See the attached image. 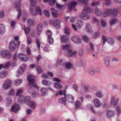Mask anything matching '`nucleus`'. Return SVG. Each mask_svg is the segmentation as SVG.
<instances>
[{"label":"nucleus","instance_id":"nucleus-1","mask_svg":"<svg viewBox=\"0 0 121 121\" xmlns=\"http://www.w3.org/2000/svg\"><path fill=\"white\" fill-rule=\"evenodd\" d=\"M27 80L29 83V87L28 89V91L30 93L33 95L36 93L35 90L33 88V87L38 89L39 87L36 84V82L33 76L31 75H29L27 78Z\"/></svg>","mask_w":121,"mask_h":121},{"label":"nucleus","instance_id":"nucleus-2","mask_svg":"<svg viewBox=\"0 0 121 121\" xmlns=\"http://www.w3.org/2000/svg\"><path fill=\"white\" fill-rule=\"evenodd\" d=\"M117 10L115 9H107L104 11L103 14V16L104 17L111 15L115 17L117 14Z\"/></svg>","mask_w":121,"mask_h":121},{"label":"nucleus","instance_id":"nucleus-3","mask_svg":"<svg viewBox=\"0 0 121 121\" xmlns=\"http://www.w3.org/2000/svg\"><path fill=\"white\" fill-rule=\"evenodd\" d=\"M30 97L29 96H26L24 97L23 96H21L19 97L18 100V102L20 104L24 103L27 104H28L30 101Z\"/></svg>","mask_w":121,"mask_h":121},{"label":"nucleus","instance_id":"nucleus-4","mask_svg":"<svg viewBox=\"0 0 121 121\" xmlns=\"http://www.w3.org/2000/svg\"><path fill=\"white\" fill-rule=\"evenodd\" d=\"M0 55L4 58L8 59L11 57V53L8 51L4 50L1 51L0 52Z\"/></svg>","mask_w":121,"mask_h":121},{"label":"nucleus","instance_id":"nucleus-5","mask_svg":"<svg viewBox=\"0 0 121 121\" xmlns=\"http://www.w3.org/2000/svg\"><path fill=\"white\" fill-rule=\"evenodd\" d=\"M30 1L32 6L30 8V12L33 15L35 16L36 15L35 12V8L34 6L35 5L37 2V0H30Z\"/></svg>","mask_w":121,"mask_h":121},{"label":"nucleus","instance_id":"nucleus-6","mask_svg":"<svg viewBox=\"0 0 121 121\" xmlns=\"http://www.w3.org/2000/svg\"><path fill=\"white\" fill-rule=\"evenodd\" d=\"M83 21L80 20H78L77 21L76 24V26H75L73 24L72 25L73 28L76 31H77V27H78L79 28H80L82 27L83 25Z\"/></svg>","mask_w":121,"mask_h":121},{"label":"nucleus","instance_id":"nucleus-7","mask_svg":"<svg viewBox=\"0 0 121 121\" xmlns=\"http://www.w3.org/2000/svg\"><path fill=\"white\" fill-rule=\"evenodd\" d=\"M21 0H19L18 2L15 4L16 6L15 8L16 9V10L18 12L17 17V19L20 18L21 14V10L20 9V2Z\"/></svg>","mask_w":121,"mask_h":121},{"label":"nucleus","instance_id":"nucleus-8","mask_svg":"<svg viewBox=\"0 0 121 121\" xmlns=\"http://www.w3.org/2000/svg\"><path fill=\"white\" fill-rule=\"evenodd\" d=\"M47 32L48 35V42L50 44H52L54 42V39L52 37V32L50 30H47Z\"/></svg>","mask_w":121,"mask_h":121},{"label":"nucleus","instance_id":"nucleus-9","mask_svg":"<svg viewBox=\"0 0 121 121\" xmlns=\"http://www.w3.org/2000/svg\"><path fill=\"white\" fill-rule=\"evenodd\" d=\"M77 53V51H74L73 52L70 49H68L67 51L65 52V53L66 55L68 57H72L75 56Z\"/></svg>","mask_w":121,"mask_h":121},{"label":"nucleus","instance_id":"nucleus-10","mask_svg":"<svg viewBox=\"0 0 121 121\" xmlns=\"http://www.w3.org/2000/svg\"><path fill=\"white\" fill-rule=\"evenodd\" d=\"M66 100L70 103H73L74 101V97L71 95L68 94L65 95Z\"/></svg>","mask_w":121,"mask_h":121},{"label":"nucleus","instance_id":"nucleus-11","mask_svg":"<svg viewBox=\"0 0 121 121\" xmlns=\"http://www.w3.org/2000/svg\"><path fill=\"white\" fill-rule=\"evenodd\" d=\"M26 67V65L24 64L21 65L20 69L17 71V75L18 76H19L22 74V72L25 70Z\"/></svg>","mask_w":121,"mask_h":121},{"label":"nucleus","instance_id":"nucleus-12","mask_svg":"<svg viewBox=\"0 0 121 121\" xmlns=\"http://www.w3.org/2000/svg\"><path fill=\"white\" fill-rule=\"evenodd\" d=\"M61 21L59 19L55 20L53 22V25L54 27L57 29H59L60 27V24Z\"/></svg>","mask_w":121,"mask_h":121},{"label":"nucleus","instance_id":"nucleus-13","mask_svg":"<svg viewBox=\"0 0 121 121\" xmlns=\"http://www.w3.org/2000/svg\"><path fill=\"white\" fill-rule=\"evenodd\" d=\"M16 47L15 43L13 41H12L10 43L9 48V49L12 51H15Z\"/></svg>","mask_w":121,"mask_h":121},{"label":"nucleus","instance_id":"nucleus-14","mask_svg":"<svg viewBox=\"0 0 121 121\" xmlns=\"http://www.w3.org/2000/svg\"><path fill=\"white\" fill-rule=\"evenodd\" d=\"M76 65L78 67H81V66L84 67L86 65V63L84 60H77Z\"/></svg>","mask_w":121,"mask_h":121},{"label":"nucleus","instance_id":"nucleus-15","mask_svg":"<svg viewBox=\"0 0 121 121\" xmlns=\"http://www.w3.org/2000/svg\"><path fill=\"white\" fill-rule=\"evenodd\" d=\"M77 2L73 1L69 3L68 4V8L69 10H71L72 8H74L77 4Z\"/></svg>","mask_w":121,"mask_h":121},{"label":"nucleus","instance_id":"nucleus-16","mask_svg":"<svg viewBox=\"0 0 121 121\" xmlns=\"http://www.w3.org/2000/svg\"><path fill=\"white\" fill-rule=\"evenodd\" d=\"M11 84V81L9 80H6L5 81L3 85V87L5 89H7L10 86Z\"/></svg>","mask_w":121,"mask_h":121},{"label":"nucleus","instance_id":"nucleus-17","mask_svg":"<svg viewBox=\"0 0 121 121\" xmlns=\"http://www.w3.org/2000/svg\"><path fill=\"white\" fill-rule=\"evenodd\" d=\"M20 106L19 104H16L12 106L11 110L14 112H17L20 109Z\"/></svg>","mask_w":121,"mask_h":121},{"label":"nucleus","instance_id":"nucleus-18","mask_svg":"<svg viewBox=\"0 0 121 121\" xmlns=\"http://www.w3.org/2000/svg\"><path fill=\"white\" fill-rule=\"evenodd\" d=\"M118 99H117L115 100V98L113 96L112 97L111 99L110 103L111 104L113 105L114 106L116 105L118 103Z\"/></svg>","mask_w":121,"mask_h":121},{"label":"nucleus","instance_id":"nucleus-19","mask_svg":"<svg viewBox=\"0 0 121 121\" xmlns=\"http://www.w3.org/2000/svg\"><path fill=\"white\" fill-rule=\"evenodd\" d=\"M114 115L113 111L111 110H108L107 111L106 115L107 117L108 118H110L112 117Z\"/></svg>","mask_w":121,"mask_h":121},{"label":"nucleus","instance_id":"nucleus-20","mask_svg":"<svg viewBox=\"0 0 121 121\" xmlns=\"http://www.w3.org/2000/svg\"><path fill=\"white\" fill-rule=\"evenodd\" d=\"M65 63V60L64 58L58 60L57 61V64L62 66H64Z\"/></svg>","mask_w":121,"mask_h":121},{"label":"nucleus","instance_id":"nucleus-21","mask_svg":"<svg viewBox=\"0 0 121 121\" xmlns=\"http://www.w3.org/2000/svg\"><path fill=\"white\" fill-rule=\"evenodd\" d=\"M93 102L95 106L97 108H99L101 106L100 101L97 99H95L93 100Z\"/></svg>","mask_w":121,"mask_h":121},{"label":"nucleus","instance_id":"nucleus-22","mask_svg":"<svg viewBox=\"0 0 121 121\" xmlns=\"http://www.w3.org/2000/svg\"><path fill=\"white\" fill-rule=\"evenodd\" d=\"M92 11V10L89 7L86 6L84 7V10L82 12L83 13H87Z\"/></svg>","mask_w":121,"mask_h":121},{"label":"nucleus","instance_id":"nucleus-23","mask_svg":"<svg viewBox=\"0 0 121 121\" xmlns=\"http://www.w3.org/2000/svg\"><path fill=\"white\" fill-rule=\"evenodd\" d=\"M86 13L82 14L80 15V18L83 20H87L89 19V16L87 15Z\"/></svg>","mask_w":121,"mask_h":121},{"label":"nucleus","instance_id":"nucleus-24","mask_svg":"<svg viewBox=\"0 0 121 121\" xmlns=\"http://www.w3.org/2000/svg\"><path fill=\"white\" fill-rule=\"evenodd\" d=\"M28 105H29L30 107L33 109L35 108L37 105L36 103L33 101H30Z\"/></svg>","mask_w":121,"mask_h":121},{"label":"nucleus","instance_id":"nucleus-25","mask_svg":"<svg viewBox=\"0 0 121 121\" xmlns=\"http://www.w3.org/2000/svg\"><path fill=\"white\" fill-rule=\"evenodd\" d=\"M6 31L5 26L3 24H1L0 25V33L3 34Z\"/></svg>","mask_w":121,"mask_h":121},{"label":"nucleus","instance_id":"nucleus-26","mask_svg":"<svg viewBox=\"0 0 121 121\" xmlns=\"http://www.w3.org/2000/svg\"><path fill=\"white\" fill-rule=\"evenodd\" d=\"M71 40L75 43H81V39L79 38H77L75 36H73L71 38Z\"/></svg>","mask_w":121,"mask_h":121},{"label":"nucleus","instance_id":"nucleus-27","mask_svg":"<svg viewBox=\"0 0 121 121\" xmlns=\"http://www.w3.org/2000/svg\"><path fill=\"white\" fill-rule=\"evenodd\" d=\"M106 40L108 43L111 45H113L115 42L114 39L111 37L107 38L106 39Z\"/></svg>","mask_w":121,"mask_h":121},{"label":"nucleus","instance_id":"nucleus-28","mask_svg":"<svg viewBox=\"0 0 121 121\" xmlns=\"http://www.w3.org/2000/svg\"><path fill=\"white\" fill-rule=\"evenodd\" d=\"M61 39L62 42L64 43H66L68 41V38L65 35L61 36Z\"/></svg>","mask_w":121,"mask_h":121},{"label":"nucleus","instance_id":"nucleus-29","mask_svg":"<svg viewBox=\"0 0 121 121\" xmlns=\"http://www.w3.org/2000/svg\"><path fill=\"white\" fill-rule=\"evenodd\" d=\"M43 26L42 24H39L38 26L37 29V33L38 35H39L42 29Z\"/></svg>","mask_w":121,"mask_h":121},{"label":"nucleus","instance_id":"nucleus-30","mask_svg":"<svg viewBox=\"0 0 121 121\" xmlns=\"http://www.w3.org/2000/svg\"><path fill=\"white\" fill-rule=\"evenodd\" d=\"M118 20L116 18L112 19H110V23L111 26H112L114 25L117 22Z\"/></svg>","mask_w":121,"mask_h":121},{"label":"nucleus","instance_id":"nucleus-31","mask_svg":"<svg viewBox=\"0 0 121 121\" xmlns=\"http://www.w3.org/2000/svg\"><path fill=\"white\" fill-rule=\"evenodd\" d=\"M22 81V80L21 79H17L15 81L14 84L16 86H18L21 84Z\"/></svg>","mask_w":121,"mask_h":121},{"label":"nucleus","instance_id":"nucleus-32","mask_svg":"<svg viewBox=\"0 0 121 121\" xmlns=\"http://www.w3.org/2000/svg\"><path fill=\"white\" fill-rule=\"evenodd\" d=\"M95 95L99 98H102L103 96V95L102 92L100 91H97L95 93Z\"/></svg>","mask_w":121,"mask_h":121},{"label":"nucleus","instance_id":"nucleus-33","mask_svg":"<svg viewBox=\"0 0 121 121\" xmlns=\"http://www.w3.org/2000/svg\"><path fill=\"white\" fill-rule=\"evenodd\" d=\"M7 73L6 71H3L0 73V78H3L7 75Z\"/></svg>","mask_w":121,"mask_h":121},{"label":"nucleus","instance_id":"nucleus-34","mask_svg":"<svg viewBox=\"0 0 121 121\" xmlns=\"http://www.w3.org/2000/svg\"><path fill=\"white\" fill-rule=\"evenodd\" d=\"M109 59L108 57H106L104 60V63L105 65L107 66H108L109 65Z\"/></svg>","mask_w":121,"mask_h":121},{"label":"nucleus","instance_id":"nucleus-35","mask_svg":"<svg viewBox=\"0 0 121 121\" xmlns=\"http://www.w3.org/2000/svg\"><path fill=\"white\" fill-rule=\"evenodd\" d=\"M65 97H62L61 98H60L59 99L58 101L60 103L64 105H65L66 104V101L65 100Z\"/></svg>","mask_w":121,"mask_h":121},{"label":"nucleus","instance_id":"nucleus-36","mask_svg":"<svg viewBox=\"0 0 121 121\" xmlns=\"http://www.w3.org/2000/svg\"><path fill=\"white\" fill-rule=\"evenodd\" d=\"M93 24H95L97 26V27H98L99 28L98 29V30L99 29V27L98 26V20L96 19V18L94 17H93Z\"/></svg>","mask_w":121,"mask_h":121},{"label":"nucleus","instance_id":"nucleus-37","mask_svg":"<svg viewBox=\"0 0 121 121\" xmlns=\"http://www.w3.org/2000/svg\"><path fill=\"white\" fill-rule=\"evenodd\" d=\"M42 83L43 85L46 86H49L51 84V82L45 80H43L42 81Z\"/></svg>","mask_w":121,"mask_h":121},{"label":"nucleus","instance_id":"nucleus-38","mask_svg":"<svg viewBox=\"0 0 121 121\" xmlns=\"http://www.w3.org/2000/svg\"><path fill=\"white\" fill-rule=\"evenodd\" d=\"M27 24L28 26L29 27L32 26L33 24V20L30 18L28 19L27 21Z\"/></svg>","mask_w":121,"mask_h":121},{"label":"nucleus","instance_id":"nucleus-39","mask_svg":"<svg viewBox=\"0 0 121 121\" xmlns=\"http://www.w3.org/2000/svg\"><path fill=\"white\" fill-rule=\"evenodd\" d=\"M6 105L7 107H9L12 104V101L10 98H7L6 99Z\"/></svg>","mask_w":121,"mask_h":121},{"label":"nucleus","instance_id":"nucleus-40","mask_svg":"<svg viewBox=\"0 0 121 121\" xmlns=\"http://www.w3.org/2000/svg\"><path fill=\"white\" fill-rule=\"evenodd\" d=\"M23 90L22 89H19L17 91L16 96H17L19 97L21 96H22V94L23 92Z\"/></svg>","mask_w":121,"mask_h":121},{"label":"nucleus","instance_id":"nucleus-41","mask_svg":"<svg viewBox=\"0 0 121 121\" xmlns=\"http://www.w3.org/2000/svg\"><path fill=\"white\" fill-rule=\"evenodd\" d=\"M64 66L68 69H69L71 68L72 66V64L69 62L65 63Z\"/></svg>","mask_w":121,"mask_h":121},{"label":"nucleus","instance_id":"nucleus-42","mask_svg":"<svg viewBox=\"0 0 121 121\" xmlns=\"http://www.w3.org/2000/svg\"><path fill=\"white\" fill-rule=\"evenodd\" d=\"M95 14L97 16H101L102 14V12L99 11L97 8L95 9Z\"/></svg>","mask_w":121,"mask_h":121},{"label":"nucleus","instance_id":"nucleus-43","mask_svg":"<svg viewBox=\"0 0 121 121\" xmlns=\"http://www.w3.org/2000/svg\"><path fill=\"white\" fill-rule=\"evenodd\" d=\"M81 103L79 101H77L75 102V105L76 109L78 108L81 107Z\"/></svg>","mask_w":121,"mask_h":121},{"label":"nucleus","instance_id":"nucleus-44","mask_svg":"<svg viewBox=\"0 0 121 121\" xmlns=\"http://www.w3.org/2000/svg\"><path fill=\"white\" fill-rule=\"evenodd\" d=\"M89 45L90 47L91 48V50L89 49H88V51L89 52H90L91 50L92 51H94L95 50V49L92 43H91L90 42H89Z\"/></svg>","mask_w":121,"mask_h":121},{"label":"nucleus","instance_id":"nucleus-45","mask_svg":"<svg viewBox=\"0 0 121 121\" xmlns=\"http://www.w3.org/2000/svg\"><path fill=\"white\" fill-rule=\"evenodd\" d=\"M55 87L58 89H60L62 87V86L59 82L56 83L54 85Z\"/></svg>","mask_w":121,"mask_h":121},{"label":"nucleus","instance_id":"nucleus-46","mask_svg":"<svg viewBox=\"0 0 121 121\" xmlns=\"http://www.w3.org/2000/svg\"><path fill=\"white\" fill-rule=\"evenodd\" d=\"M41 91L42 92V95L43 96L47 94V90L46 88H42L41 90Z\"/></svg>","mask_w":121,"mask_h":121},{"label":"nucleus","instance_id":"nucleus-47","mask_svg":"<svg viewBox=\"0 0 121 121\" xmlns=\"http://www.w3.org/2000/svg\"><path fill=\"white\" fill-rule=\"evenodd\" d=\"M99 32H96L93 35V37L94 38H96L99 37Z\"/></svg>","mask_w":121,"mask_h":121},{"label":"nucleus","instance_id":"nucleus-48","mask_svg":"<svg viewBox=\"0 0 121 121\" xmlns=\"http://www.w3.org/2000/svg\"><path fill=\"white\" fill-rule=\"evenodd\" d=\"M82 38L84 41L86 42H88L89 40V38L85 35H83L82 36Z\"/></svg>","mask_w":121,"mask_h":121},{"label":"nucleus","instance_id":"nucleus-49","mask_svg":"<svg viewBox=\"0 0 121 121\" xmlns=\"http://www.w3.org/2000/svg\"><path fill=\"white\" fill-rule=\"evenodd\" d=\"M101 23L102 26L103 28H104L106 26L107 24L105 21L103 19L101 20Z\"/></svg>","mask_w":121,"mask_h":121},{"label":"nucleus","instance_id":"nucleus-50","mask_svg":"<svg viewBox=\"0 0 121 121\" xmlns=\"http://www.w3.org/2000/svg\"><path fill=\"white\" fill-rule=\"evenodd\" d=\"M49 4L51 6L54 5L56 3V0H49L48 1Z\"/></svg>","mask_w":121,"mask_h":121},{"label":"nucleus","instance_id":"nucleus-51","mask_svg":"<svg viewBox=\"0 0 121 121\" xmlns=\"http://www.w3.org/2000/svg\"><path fill=\"white\" fill-rule=\"evenodd\" d=\"M24 30L25 34H26V36H27V34H29L30 30V28L28 27L24 28Z\"/></svg>","mask_w":121,"mask_h":121},{"label":"nucleus","instance_id":"nucleus-52","mask_svg":"<svg viewBox=\"0 0 121 121\" xmlns=\"http://www.w3.org/2000/svg\"><path fill=\"white\" fill-rule=\"evenodd\" d=\"M36 11L37 13L40 15H42L41 10L40 8L39 7H37L36 9Z\"/></svg>","mask_w":121,"mask_h":121},{"label":"nucleus","instance_id":"nucleus-53","mask_svg":"<svg viewBox=\"0 0 121 121\" xmlns=\"http://www.w3.org/2000/svg\"><path fill=\"white\" fill-rule=\"evenodd\" d=\"M95 69H90L88 70V72L90 74L94 75H95Z\"/></svg>","mask_w":121,"mask_h":121},{"label":"nucleus","instance_id":"nucleus-54","mask_svg":"<svg viewBox=\"0 0 121 121\" xmlns=\"http://www.w3.org/2000/svg\"><path fill=\"white\" fill-rule=\"evenodd\" d=\"M69 48V45L67 44L64 45L62 46V49L63 50H67Z\"/></svg>","mask_w":121,"mask_h":121},{"label":"nucleus","instance_id":"nucleus-55","mask_svg":"<svg viewBox=\"0 0 121 121\" xmlns=\"http://www.w3.org/2000/svg\"><path fill=\"white\" fill-rule=\"evenodd\" d=\"M43 13L45 16L49 17H50V13L47 10H45L43 11Z\"/></svg>","mask_w":121,"mask_h":121},{"label":"nucleus","instance_id":"nucleus-56","mask_svg":"<svg viewBox=\"0 0 121 121\" xmlns=\"http://www.w3.org/2000/svg\"><path fill=\"white\" fill-rule=\"evenodd\" d=\"M37 70L39 73L43 72V70L42 69L40 66H38L36 67Z\"/></svg>","mask_w":121,"mask_h":121},{"label":"nucleus","instance_id":"nucleus-57","mask_svg":"<svg viewBox=\"0 0 121 121\" xmlns=\"http://www.w3.org/2000/svg\"><path fill=\"white\" fill-rule=\"evenodd\" d=\"M14 90L13 89H11L9 92L8 94V95L9 96H13L14 94Z\"/></svg>","mask_w":121,"mask_h":121},{"label":"nucleus","instance_id":"nucleus-58","mask_svg":"<svg viewBox=\"0 0 121 121\" xmlns=\"http://www.w3.org/2000/svg\"><path fill=\"white\" fill-rule=\"evenodd\" d=\"M70 31L68 27H66L65 29V33L67 35H69Z\"/></svg>","mask_w":121,"mask_h":121},{"label":"nucleus","instance_id":"nucleus-59","mask_svg":"<svg viewBox=\"0 0 121 121\" xmlns=\"http://www.w3.org/2000/svg\"><path fill=\"white\" fill-rule=\"evenodd\" d=\"M56 6L59 9H62L63 7L64 6L63 5H61L57 3H56Z\"/></svg>","mask_w":121,"mask_h":121},{"label":"nucleus","instance_id":"nucleus-60","mask_svg":"<svg viewBox=\"0 0 121 121\" xmlns=\"http://www.w3.org/2000/svg\"><path fill=\"white\" fill-rule=\"evenodd\" d=\"M11 65V63L9 62L7 63L4 66L3 68L5 69H7L9 68Z\"/></svg>","mask_w":121,"mask_h":121},{"label":"nucleus","instance_id":"nucleus-61","mask_svg":"<svg viewBox=\"0 0 121 121\" xmlns=\"http://www.w3.org/2000/svg\"><path fill=\"white\" fill-rule=\"evenodd\" d=\"M36 45L38 49H39L40 48V43L39 40L37 39L36 40Z\"/></svg>","mask_w":121,"mask_h":121},{"label":"nucleus","instance_id":"nucleus-62","mask_svg":"<svg viewBox=\"0 0 121 121\" xmlns=\"http://www.w3.org/2000/svg\"><path fill=\"white\" fill-rule=\"evenodd\" d=\"M59 93L60 95H62V94H63L64 96H65V95H66L65 90H64L63 91L62 90H60L59 91Z\"/></svg>","mask_w":121,"mask_h":121},{"label":"nucleus","instance_id":"nucleus-63","mask_svg":"<svg viewBox=\"0 0 121 121\" xmlns=\"http://www.w3.org/2000/svg\"><path fill=\"white\" fill-rule=\"evenodd\" d=\"M52 15L55 17H57L58 16L57 13L55 12L54 11L52 12Z\"/></svg>","mask_w":121,"mask_h":121},{"label":"nucleus","instance_id":"nucleus-64","mask_svg":"<svg viewBox=\"0 0 121 121\" xmlns=\"http://www.w3.org/2000/svg\"><path fill=\"white\" fill-rule=\"evenodd\" d=\"M116 110L117 112V114L119 115L121 113V108L118 107L117 108Z\"/></svg>","mask_w":121,"mask_h":121}]
</instances>
